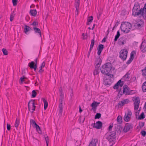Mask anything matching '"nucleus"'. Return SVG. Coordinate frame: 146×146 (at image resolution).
Masks as SVG:
<instances>
[{
  "mask_svg": "<svg viewBox=\"0 0 146 146\" xmlns=\"http://www.w3.org/2000/svg\"><path fill=\"white\" fill-rule=\"evenodd\" d=\"M132 15L134 17L139 15L142 16L143 18V15L139 3L138 2H135L134 6L132 9Z\"/></svg>",
  "mask_w": 146,
  "mask_h": 146,
  "instance_id": "obj_1",
  "label": "nucleus"
},
{
  "mask_svg": "<svg viewBox=\"0 0 146 146\" xmlns=\"http://www.w3.org/2000/svg\"><path fill=\"white\" fill-rule=\"evenodd\" d=\"M111 69V63L108 62L102 66L100 68V70L102 73L107 75L110 72Z\"/></svg>",
  "mask_w": 146,
  "mask_h": 146,
  "instance_id": "obj_2",
  "label": "nucleus"
},
{
  "mask_svg": "<svg viewBox=\"0 0 146 146\" xmlns=\"http://www.w3.org/2000/svg\"><path fill=\"white\" fill-rule=\"evenodd\" d=\"M131 24L128 22H124L121 25L120 28L122 31L125 33H129L131 28Z\"/></svg>",
  "mask_w": 146,
  "mask_h": 146,
  "instance_id": "obj_3",
  "label": "nucleus"
},
{
  "mask_svg": "<svg viewBox=\"0 0 146 146\" xmlns=\"http://www.w3.org/2000/svg\"><path fill=\"white\" fill-rule=\"evenodd\" d=\"M28 106L30 111L33 113L36 108L35 100H31L28 103Z\"/></svg>",
  "mask_w": 146,
  "mask_h": 146,
  "instance_id": "obj_4",
  "label": "nucleus"
},
{
  "mask_svg": "<svg viewBox=\"0 0 146 146\" xmlns=\"http://www.w3.org/2000/svg\"><path fill=\"white\" fill-rule=\"evenodd\" d=\"M127 51L126 49L121 50L119 52V58L123 61L125 60L127 58Z\"/></svg>",
  "mask_w": 146,
  "mask_h": 146,
  "instance_id": "obj_5",
  "label": "nucleus"
},
{
  "mask_svg": "<svg viewBox=\"0 0 146 146\" xmlns=\"http://www.w3.org/2000/svg\"><path fill=\"white\" fill-rule=\"evenodd\" d=\"M133 90H130L129 88L127 85H124L123 87V93L125 95L131 94V92Z\"/></svg>",
  "mask_w": 146,
  "mask_h": 146,
  "instance_id": "obj_6",
  "label": "nucleus"
},
{
  "mask_svg": "<svg viewBox=\"0 0 146 146\" xmlns=\"http://www.w3.org/2000/svg\"><path fill=\"white\" fill-rule=\"evenodd\" d=\"M111 83L112 81L111 79L106 76L104 77L103 81V84L104 85L107 86H109L111 85Z\"/></svg>",
  "mask_w": 146,
  "mask_h": 146,
  "instance_id": "obj_7",
  "label": "nucleus"
},
{
  "mask_svg": "<svg viewBox=\"0 0 146 146\" xmlns=\"http://www.w3.org/2000/svg\"><path fill=\"white\" fill-rule=\"evenodd\" d=\"M131 112L128 111L127 113H125L124 117V120L126 121H128L130 120L131 116Z\"/></svg>",
  "mask_w": 146,
  "mask_h": 146,
  "instance_id": "obj_8",
  "label": "nucleus"
},
{
  "mask_svg": "<svg viewBox=\"0 0 146 146\" xmlns=\"http://www.w3.org/2000/svg\"><path fill=\"white\" fill-rule=\"evenodd\" d=\"M140 50L143 53L146 51V40H145L142 41L141 45Z\"/></svg>",
  "mask_w": 146,
  "mask_h": 146,
  "instance_id": "obj_9",
  "label": "nucleus"
},
{
  "mask_svg": "<svg viewBox=\"0 0 146 146\" xmlns=\"http://www.w3.org/2000/svg\"><path fill=\"white\" fill-rule=\"evenodd\" d=\"M132 125L128 123H126L123 128V131L125 132H127L130 129L133 128Z\"/></svg>",
  "mask_w": 146,
  "mask_h": 146,
  "instance_id": "obj_10",
  "label": "nucleus"
},
{
  "mask_svg": "<svg viewBox=\"0 0 146 146\" xmlns=\"http://www.w3.org/2000/svg\"><path fill=\"white\" fill-rule=\"evenodd\" d=\"M28 66L31 69H34L35 71H36L37 68V65L35 64L33 61H31L29 63L28 65Z\"/></svg>",
  "mask_w": 146,
  "mask_h": 146,
  "instance_id": "obj_11",
  "label": "nucleus"
},
{
  "mask_svg": "<svg viewBox=\"0 0 146 146\" xmlns=\"http://www.w3.org/2000/svg\"><path fill=\"white\" fill-rule=\"evenodd\" d=\"M123 84V82L121 81V80H119L115 85L113 86V88L115 89H117L118 88L119 86L122 87Z\"/></svg>",
  "mask_w": 146,
  "mask_h": 146,
  "instance_id": "obj_12",
  "label": "nucleus"
},
{
  "mask_svg": "<svg viewBox=\"0 0 146 146\" xmlns=\"http://www.w3.org/2000/svg\"><path fill=\"white\" fill-rule=\"evenodd\" d=\"M104 48V46L102 44H101L98 45L97 49V50H98L97 54L98 55L100 54Z\"/></svg>",
  "mask_w": 146,
  "mask_h": 146,
  "instance_id": "obj_13",
  "label": "nucleus"
},
{
  "mask_svg": "<svg viewBox=\"0 0 146 146\" xmlns=\"http://www.w3.org/2000/svg\"><path fill=\"white\" fill-rule=\"evenodd\" d=\"M102 126V122L100 121H98L95 123V128L97 129H101Z\"/></svg>",
  "mask_w": 146,
  "mask_h": 146,
  "instance_id": "obj_14",
  "label": "nucleus"
},
{
  "mask_svg": "<svg viewBox=\"0 0 146 146\" xmlns=\"http://www.w3.org/2000/svg\"><path fill=\"white\" fill-rule=\"evenodd\" d=\"M94 37L93 39H92L91 40V43L90 44V50L89 51H88V57H89V56L90 55V53L91 52V50L92 49L93 47L94 46Z\"/></svg>",
  "mask_w": 146,
  "mask_h": 146,
  "instance_id": "obj_15",
  "label": "nucleus"
},
{
  "mask_svg": "<svg viewBox=\"0 0 146 146\" xmlns=\"http://www.w3.org/2000/svg\"><path fill=\"white\" fill-rule=\"evenodd\" d=\"M98 143V139H93L89 145V146H96Z\"/></svg>",
  "mask_w": 146,
  "mask_h": 146,
  "instance_id": "obj_16",
  "label": "nucleus"
},
{
  "mask_svg": "<svg viewBox=\"0 0 146 146\" xmlns=\"http://www.w3.org/2000/svg\"><path fill=\"white\" fill-rule=\"evenodd\" d=\"M106 139L108 140L110 143H112V145L115 143L116 138L112 137V136H108Z\"/></svg>",
  "mask_w": 146,
  "mask_h": 146,
  "instance_id": "obj_17",
  "label": "nucleus"
},
{
  "mask_svg": "<svg viewBox=\"0 0 146 146\" xmlns=\"http://www.w3.org/2000/svg\"><path fill=\"white\" fill-rule=\"evenodd\" d=\"M126 42V41L124 40V38L123 37H120L118 40V44L119 45H124Z\"/></svg>",
  "mask_w": 146,
  "mask_h": 146,
  "instance_id": "obj_18",
  "label": "nucleus"
},
{
  "mask_svg": "<svg viewBox=\"0 0 146 146\" xmlns=\"http://www.w3.org/2000/svg\"><path fill=\"white\" fill-rule=\"evenodd\" d=\"M101 62L102 60L100 58V57H99L98 58H97L95 62V64H96V66L100 67Z\"/></svg>",
  "mask_w": 146,
  "mask_h": 146,
  "instance_id": "obj_19",
  "label": "nucleus"
},
{
  "mask_svg": "<svg viewBox=\"0 0 146 146\" xmlns=\"http://www.w3.org/2000/svg\"><path fill=\"white\" fill-rule=\"evenodd\" d=\"M142 12L143 15V18L144 19H146V3L144 5L143 8H141Z\"/></svg>",
  "mask_w": 146,
  "mask_h": 146,
  "instance_id": "obj_20",
  "label": "nucleus"
},
{
  "mask_svg": "<svg viewBox=\"0 0 146 146\" xmlns=\"http://www.w3.org/2000/svg\"><path fill=\"white\" fill-rule=\"evenodd\" d=\"M80 3V0H78L77 1L75 2V6L76 10V13L77 12L76 15H77L78 14V10L79 7Z\"/></svg>",
  "mask_w": 146,
  "mask_h": 146,
  "instance_id": "obj_21",
  "label": "nucleus"
},
{
  "mask_svg": "<svg viewBox=\"0 0 146 146\" xmlns=\"http://www.w3.org/2000/svg\"><path fill=\"white\" fill-rule=\"evenodd\" d=\"M134 58L133 52H132L131 54L129 60L126 62V64H130L132 61L133 60Z\"/></svg>",
  "mask_w": 146,
  "mask_h": 146,
  "instance_id": "obj_22",
  "label": "nucleus"
},
{
  "mask_svg": "<svg viewBox=\"0 0 146 146\" xmlns=\"http://www.w3.org/2000/svg\"><path fill=\"white\" fill-rule=\"evenodd\" d=\"M133 100L134 101V104H139V97H135L133 98Z\"/></svg>",
  "mask_w": 146,
  "mask_h": 146,
  "instance_id": "obj_23",
  "label": "nucleus"
},
{
  "mask_svg": "<svg viewBox=\"0 0 146 146\" xmlns=\"http://www.w3.org/2000/svg\"><path fill=\"white\" fill-rule=\"evenodd\" d=\"M32 29L29 27L27 26L26 25H25L24 31L25 33L27 34V33L29 31L32 30Z\"/></svg>",
  "mask_w": 146,
  "mask_h": 146,
  "instance_id": "obj_24",
  "label": "nucleus"
},
{
  "mask_svg": "<svg viewBox=\"0 0 146 146\" xmlns=\"http://www.w3.org/2000/svg\"><path fill=\"white\" fill-rule=\"evenodd\" d=\"M100 104V102H96L94 101L91 104V106L93 108H95Z\"/></svg>",
  "mask_w": 146,
  "mask_h": 146,
  "instance_id": "obj_25",
  "label": "nucleus"
},
{
  "mask_svg": "<svg viewBox=\"0 0 146 146\" xmlns=\"http://www.w3.org/2000/svg\"><path fill=\"white\" fill-rule=\"evenodd\" d=\"M30 13L31 15L35 17L37 13L36 11V9L30 10Z\"/></svg>",
  "mask_w": 146,
  "mask_h": 146,
  "instance_id": "obj_26",
  "label": "nucleus"
},
{
  "mask_svg": "<svg viewBox=\"0 0 146 146\" xmlns=\"http://www.w3.org/2000/svg\"><path fill=\"white\" fill-rule=\"evenodd\" d=\"M33 29H34V31L35 33H38L40 35V36H41V31H40V30L39 29H38L36 27H34Z\"/></svg>",
  "mask_w": 146,
  "mask_h": 146,
  "instance_id": "obj_27",
  "label": "nucleus"
},
{
  "mask_svg": "<svg viewBox=\"0 0 146 146\" xmlns=\"http://www.w3.org/2000/svg\"><path fill=\"white\" fill-rule=\"evenodd\" d=\"M100 70L99 67L95 66V69L94 72L93 73L94 75H97L98 74L99 72V71Z\"/></svg>",
  "mask_w": 146,
  "mask_h": 146,
  "instance_id": "obj_28",
  "label": "nucleus"
},
{
  "mask_svg": "<svg viewBox=\"0 0 146 146\" xmlns=\"http://www.w3.org/2000/svg\"><path fill=\"white\" fill-rule=\"evenodd\" d=\"M44 103V110H46L48 106V103L46 100L44 98L42 99Z\"/></svg>",
  "mask_w": 146,
  "mask_h": 146,
  "instance_id": "obj_29",
  "label": "nucleus"
},
{
  "mask_svg": "<svg viewBox=\"0 0 146 146\" xmlns=\"http://www.w3.org/2000/svg\"><path fill=\"white\" fill-rule=\"evenodd\" d=\"M93 20V17L92 16H91L88 17V19L87 20V24L89 25L90 24V23Z\"/></svg>",
  "mask_w": 146,
  "mask_h": 146,
  "instance_id": "obj_30",
  "label": "nucleus"
},
{
  "mask_svg": "<svg viewBox=\"0 0 146 146\" xmlns=\"http://www.w3.org/2000/svg\"><path fill=\"white\" fill-rule=\"evenodd\" d=\"M120 34L119 31H118L117 32V34L115 36L114 38V41H117L120 36Z\"/></svg>",
  "mask_w": 146,
  "mask_h": 146,
  "instance_id": "obj_31",
  "label": "nucleus"
},
{
  "mask_svg": "<svg viewBox=\"0 0 146 146\" xmlns=\"http://www.w3.org/2000/svg\"><path fill=\"white\" fill-rule=\"evenodd\" d=\"M59 93L60 97H64V94L63 93L62 89L61 87H60L59 89Z\"/></svg>",
  "mask_w": 146,
  "mask_h": 146,
  "instance_id": "obj_32",
  "label": "nucleus"
},
{
  "mask_svg": "<svg viewBox=\"0 0 146 146\" xmlns=\"http://www.w3.org/2000/svg\"><path fill=\"white\" fill-rule=\"evenodd\" d=\"M117 121L118 122L119 124H121L122 123V118L121 116L119 115L117 119Z\"/></svg>",
  "mask_w": 146,
  "mask_h": 146,
  "instance_id": "obj_33",
  "label": "nucleus"
},
{
  "mask_svg": "<svg viewBox=\"0 0 146 146\" xmlns=\"http://www.w3.org/2000/svg\"><path fill=\"white\" fill-rule=\"evenodd\" d=\"M143 23H141V24H139L138 23H136L135 25L134 26L135 27V28H137V29H139L142 27L143 25H143Z\"/></svg>",
  "mask_w": 146,
  "mask_h": 146,
  "instance_id": "obj_34",
  "label": "nucleus"
},
{
  "mask_svg": "<svg viewBox=\"0 0 146 146\" xmlns=\"http://www.w3.org/2000/svg\"><path fill=\"white\" fill-rule=\"evenodd\" d=\"M116 133L115 131H112L110 133V134L108 136H112V137L116 138Z\"/></svg>",
  "mask_w": 146,
  "mask_h": 146,
  "instance_id": "obj_35",
  "label": "nucleus"
},
{
  "mask_svg": "<svg viewBox=\"0 0 146 146\" xmlns=\"http://www.w3.org/2000/svg\"><path fill=\"white\" fill-rule=\"evenodd\" d=\"M142 88L143 91L146 92V81L143 83Z\"/></svg>",
  "mask_w": 146,
  "mask_h": 146,
  "instance_id": "obj_36",
  "label": "nucleus"
},
{
  "mask_svg": "<svg viewBox=\"0 0 146 146\" xmlns=\"http://www.w3.org/2000/svg\"><path fill=\"white\" fill-rule=\"evenodd\" d=\"M19 123V119L17 118L16 119L15 122V127L16 128V129H17V128L18 127Z\"/></svg>",
  "mask_w": 146,
  "mask_h": 146,
  "instance_id": "obj_37",
  "label": "nucleus"
},
{
  "mask_svg": "<svg viewBox=\"0 0 146 146\" xmlns=\"http://www.w3.org/2000/svg\"><path fill=\"white\" fill-rule=\"evenodd\" d=\"M130 74L128 73H127L124 76L123 78H125L126 80H128V79H129L130 78L129 77Z\"/></svg>",
  "mask_w": 146,
  "mask_h": 146,
  "instance_id": "obj_38",
  "label": "nucleus"
},
{
  "mask_svg": "<svg viewBox=\"0 0 146 146\" xmlns=\"http://www.w3.org/2000/svg\"><path fill=\"white\" fill-rule=\"evenodd\" d=\"M145 117L144 113L143 112L140 115L138 118V119H143Z\"/></svg>",
  "mask_w": 146,
  "mask_h": 146,
  "instance_id": "obj_39",
  "label": "nucleus"
},
{
  "mask_svg": "<svg viewBox=\"0 0 146 146\" xmlns=\"http://www.w3.org/2000/svg\"><path fill=\"white\" fill-rule=\"evenodd\" d=\"M115 127L116 129L119 130L121 128H122L121 125L119 124H115Z\"/></svg>",
  "mask_w": 146,
  "mask_h": 146,
  "instance_id": "obj_40",
  "label": "nucleus"
},
{
  "mask_svg": "<svg viewBox=\"0 0 146 146\" xmlns=\"http://www.w3.org/2000/svg\"><path fill=\"white\" fill-rule=\"evenodd\" d=\"M125 105L123 101H119L118 104V106L119 107H121Z\"/></svg>",
  "mask_w": 146,
  "mask_h": 146,
  "instance_id": "obj_41",
  "label": "nucleus"
},
{
  "mask_svg": "<svg viewBox=\"0 0 146 146\" xmlns=\"http://www.w3.org/2000/svg\"><path fill=\"white\" fill-rule=\"evenodd\" d=\"M101 114L100 113H97L95 117V119H99L101 117Z\"/></svg>",
  "mask_w": 146,
  "mask_h": 146,
  "instance_id": "obj_42",
  "label": "nucleus"
},
{
  "mask_svg": "<svg viewBox=\"0 0 146 146\" xmlns=\"http://www.w3.org/2000/svg\"><path fill=\"white\" fill-rule=\"evenodd\" d=\"M31 25H33L34 27H36L38 26V23L37 22H36L35 21H34L33 23L31 24Z\"/></svg>",
  "mask_w": 146,
  "mask_h": 146,
  "instance_id": "obj_43",
  "label": "nucleus"
},
{
  "mask_svg": "<svg viewBox=\"0 0 146 146\" xmlns=\"http://www.w3.org/2000/svg\"><path fill=\"white\" fill-rule=\"evenodd\" d=\"M14 11H13L10 17V21H12L13 20V18L14 17Z\"/></svg>",
  "mask_w": 146,
  "mask_h": 146,
  "instance_id": "obj_44",
  "label": "nucleus"
},
{
  "mask_svg": "<svg viewBox=\"0 0 146 146\" xmlns=\"http://www.w3.org/2000/svg\"><path fill=\"white\" fill-rule=\"evenodd\" d=\"M2 51L3 52L4 55H6L8 54V52L6 49L3 48L2 49Z\"/></svg>",
  "mask_w": 146,
  "mask_h": 146,
  "instance_id": "obj_45",
  "label": "nucleus"
},
{
  "mask_svg": "<svg viewBox=\"0 0 146 146\" xmlns=\"http://www.w3.org/2000/svg\"><path fill=\"white\" fill-rule=\"evenodd\" d=\"M37 93L35 90H33L32 92V96L33 98H35L36 95Z\"/></svg>",
  "mask_w": 146,
  "mask_h": 146,
  "instance_id": "obj_46",
  "label": "nucleus"
},
{
  "mask_svg": "<svg viewBox=\"0 0 146 146\" xmlns=\"http://www.w3.org/2000/svg\"><path fill=\"white\" fill-rule=\"evenodd\" d=\"M44 138L45 139V140L46 141V146H48V144L49 143V139L48 136H47L46 137L44 136Z\"/></svg>",
  "mask_w": 146,
  "mask_h": 146,
  "instance_id": "obj_47",
  "label": "nucleus"
},
{
  "mask_svg": "<svg viewBox=\"0 0 146 146\" xmlns=\"http://www.w3.org/2000/svg\"><path fill=\"white\" fill-rule=\"evenodd\" d=\"M142 74L143 76H146V67L144 69L142 70Z\"/></svg>",
  "mask_w": 146,
  "mask_h": 146,
  "instance_id": "obj_48",
  "label": "nucleus"
},
{
  "mask_svg": "<svg viewBox=\"0 0 146 146\" xmlns=\"http://www.w3.org/2000/svg\"><path fill=\"white\" fill-rule=\"evenodd\" d=\"M30 122L31 123V124L32 125L33 127H34V126L36 124V123L35 122V121L33 120V119H31L30 121Z\"/></svg>",
  "mask_w": 146,
  "mask_h": 146,
  "instance_id": "obj_49",
  "label": "nucleus"
},
{
  "mask_svg": "<svg viewBox=\"0 0 146 146\" xmlns=\"http://www.w3.org/2000/svg\"><path fill=\"white\" fill-rule=\"evenodd\" d=\"M106 77H109V78H114V75L113 74H108L107 75H106Z\"/></svg>",
  "mask_w": 146,
  "mask_h": 146,
  "instance_id": "obj_50",
  "label": "nucleus"
},
{
  "mask_svg": "<svg viewBox=\"0 0 146 146\" xmlns=\"http://www.w3.org/2000/svg\"><path fill=\"white\" fill-rule=\"evenodd\" d=\"M26 78L24 76H23V77H21L20 78V80L21 81V83L22 84L23 82L24 81V79Z\"/></svg>",
  "mask_w": 146,
  "mask_h": 146,
  "instance_id": "obj_51",
  "label": "nucleus"
},
{
  "mask_svg": "<svg viewBox=\"0 0 146 146\" xmlns=\"http://www.w3.org/2000/svg\"><path fill=\"white\" fill-rule=\"evenodd\" d=\"M134 110H137L139 107V104H134Z\"/></svg>",
  "mask_w": 146,
  "mask_h": 146,
  "instance_id": "obj_52",
  "label": "nucleus"
},
{
  "mask_svg": "<svg viewBox=\"0 0 146 146\" xmlns=\"http://www.w3.org/2000/svg\"><path fill=\"white\" fill-rule=\"evenodd\" d=\"M12 2L13 3V6H15L17 5V0H12Z\"/></svg>",
  "mask_w": 146,
  "mask_h": 146,
  "instance_id": "obj_53",
  "label": "nucleus"
},
{
  "mask_svg": "<svg viewBox=\"0 0 146 146\" xmlns=\"http://www.w3.org/2000/svg\"><path fill=\"white\" fill-rule=\"evenodd\" d=\"M125 104H127L129 102V100L128 99H125L123 100Z\"/></svg>",
  "mask_w": 146,
  "mask_h": 146,
  "instance_id": "obj_54",
  "label": "nucleus"
},
{
  "mask_svg": "<svg viewBox=\"0 0 146 146\" xmlns=\"http://www.w3.org/2000/svg\"><path fill=\"white\" fill-rule=\"evenodd\" d=\"M141 133L142 135L143 136H145L146 135V131H142L141 132Z\"/></svg>",
  "mask_w": 146,
  "mask_h": 146,
  "instance_id": "obj_55",
  "label": "nucleus"
},
{
  "mask_svg": "<svg viewBox=\"0 0 146 146\" xmlns=\"http://www.w3.org/2000/svg\"><path fill=\"white\" fill-rule=\"evenodd\" d=\"M62 109H59V113L58 115L60 116H61L62 115Z\"/></svg>",
  "mask_w": 146,
  "mask_h": 146,
  "instance_id": "obj_56",
  "label": "nucleus"
},
{
  "mask_svg": "<svg viewBox=\"0 0 146 146\" xmlns=\"http://www.w3.org/2000/svg\"><path fill=\"white\" fill-rule=\"evenodd\" d=\"M118 94L120 96H122L123 95V90L122 91V90H121V89H120L119 90Z\"/></svg>",
  "mask_w": 146,
  "mask_h": 146,
  "instance_id": "obj_57",
  "label": "nucleus"
},
{
  "mask_svg": "<svg viewBox=\"0 0 146 146\" xmlns=\"http://www.w3.org/2000/svg\"><path fill=\"white\" fill-rule=\"evenodd\" d=\"M34 127H35L36 128V130H38V129H40V127L37 124H35V126H34Z\"/></svg>",
  "mask_w": 146,
  "mask_h": 146,
  "instance_id": "obj_58",
  "label": "nucleus"
},
{
  "mask_svg": "<svg viewBox=\"0 0 146 146\" xmlns=\"http://www.w3.org/2000/svg\"><path fill=\"white\" fill-rule=\"evenodd\" d=\"M7 129L9 131L11 129V125L8 123L7 124Z\"/></svg>",
  "mask_w": 146,
  "mask_h": 146,
  "instance_id": "obj_59",
  "label": "nucleus"
},
{
  "mask_svg": "<svg viewBox=\"0 0 146 146\" xmlns=\"http://www.w3.org/2000/svg\"><path fill=\"white\" fill-rule=\"evenodd\" d=\"M82 36L83 37V39H87V36L86 35H85L84 33H83L82 34Z\"/></svg>",
  "mask_w": 146,
  "mask_h": 146,
  "instance_id": "obj_60",
  "label": "nucleus"
},
{
  "mask_svg": "<svg viewBox=\"0 0 146 146\" xmlns=\"http://www.w3.org/2000/svg\"><path fill=\"white\" fill-rule=\"evenodd\" d=\"M45 66V63L44 62H43L41 64V65L40 66V68H42L44 67Z\"/></svg>",
  "mask_w": 146,
  "mask_h": 146,
  "instance_id": "obj_61",
  "label": "nucleus"
},
{
  "mask_svg": "<svg viewBox=\"0 0 146 146\" xmlns=\"http://www.w3.org/2000/svg\"><path fill=\"white\" fill-rule=\"evenodd\" d=\"M144 123L143 122H141V123H140L139 125L140 126V127H142L144 126Z\"/></svg>",
  "mask_w": 146,
  "mask_h": 146,
  "instance_id": "obj_62",
  "label": "nucleus"
},
{
  "mask_svg": "<svg viewBox=\"0 0 146 146\" xmlns=\"http://www.w3.org/2000/svg\"><path fill=\"white\" fill-rule=\"evenodd\" d=\"M38 132V133L40 134H42V131L41 130V129L40 127V129H38V130H36Z\"/></svg>",
  "mask_w": 146,
  "mask_h": 146,
  "instance_id": "obj_63",
  "label": "nucleus"
},
{
  "mask_svg": "<svg viewBox=\"0 0 146 146\" xmlns=\"http://www.w3.org/2000/svg\"><path fill=\"white\" fill-rule=\"evenodd\" d=\"M136 79V77L135 76H134L132 78V80L133 82H135Z\"/></svg>",
  "mask_w": 146,
  "mask_h": 146,
  "instance_id": "obj_64",
  "label": "nucleus"
}]
</instances>
